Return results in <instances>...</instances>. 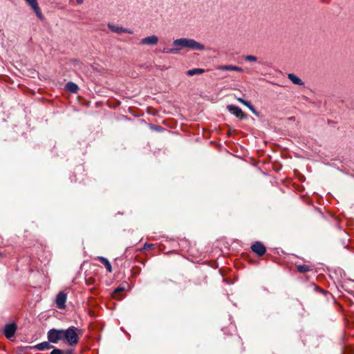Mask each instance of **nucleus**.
I'll return each instance as SVG.
<instances>
[{
    "label": "nucleus",
    "mask_w": 354,
    "mask_h": 354,
    "mask_svg": "<svg viewBox=\"0 0 354 354\" xmlns=\"http://www.w3.org/2000/svg\"><path fill=\"white\" fill-rule=\"evenodd\" d=\"M178 47L175 46V48H168L165 47L162 49V52L163 53H167V54H176L179 52Z\"/></svg>",
    "instance_id": "nucleus-15"
},
{
    "label": "nucleus",
    "mask_w": 354,
    "mask_h": 354,
    "mask_svg": "<svg viewBox=\"0 0 354 354\" xmlns=\"http://www.w3.org/2000/svg\"><path fill=\"white\" fill-rule=\"evenodd\" d=\"M66 294H65L63 292H60L57 294L56 299H55V303L57 306V308L62 309L65 308V304L66 301Z\"/></svg>",
    "instance_id": "nucleus-7"
},
{
    "label": "nucleus",
    "mask_w": 354,
    "mask_h": 354,
    "mask_svg": "<svg viewBox=\"0 0 354 354\" xmlns=\"http://www.w3.org/2000/svg\"><path fill=\"white\" fill-rule=\"evenodd\" d=\"M66 89L73 93H75L78 91V86L72 82L66 83L65 86Z\"/></svg>",
    "instance_id": "nucleus-12"
},
{
    "label": "nucleus",
    "mask_w": 354,
    "mask_h": 354,
    "mask_svg": "<svg viewBox=\"0 0 354 354\" xmlns=\"http://www.w3.org/2000/svg\"><path fill=\"white\" fill-rule=\"evenodd\" d=\"M314 290L315 291L318 293L319 292H320L324 296H325L326 292L324 291V290L319 288L318 286L314 285Z\"/></svg>",
    "instance_id": "nucleus-22"
},
{
    "label": "nucleus",
    "mask_w": 354,
    "mask_h": 354,
    "mask_svg": "<svg viewBox=\"0 0 354 354\" xmlns=\"http://www.w3.org/2000/svg\"><path fill=\"white\" fill-rule=\"evenodd\" d=\"M108 28L113 32L117 34H121V33H129V34H133V32L131 29L125 28L122 26H120L118 25L109 23L108 24Z\"/></svg>",
    "instance_id": "nucleus-3"
},
{
    "label": "nucleus",
    "mask_w": 354,
    "mask_h": 354,
    "mask_svg": "<svg viewBox=\"0 0 354 354\" xmlns=\"http://www.w3.org/2000/svg\"><path fill=\"white\" fill-rule=\"evenodd\" d=\"M50 354H64V351L58 349V348H54Z\"/></svg>",
    "instance_id": "nucleus-23"
},
{
    "label": "nucleus",
    "mask_w": 354,
    "mask_h": 354,
    "mask_svg": "<svg viewBox=\"0 0 354 354\" xmlns=\"http://www.w3.org/2000/svg\"><path fill=\"white\" fill-rule=\"evenodd\" d=\"M243 104H244L245 106H246L247 107H248V109L250 108V106H252V104H251L248 101H246V100L245 101V102L243 103Z\"/></svg>",
    "instance_id": "nucleus-27"
},
{
    "label": "nucleus",
    "mask_w": 354,
    "mask_h": 354,
    "mask_svg": "<svg viewBox=\"0 0 354 354\" xmlns=\"http://www.w3.org/2000/svg\"><path fill=\"white\" fill-rule=\"evenodd\" d=\"M97 259H98L102 264L104 265L106 269L107 270V271L109 272H112L111 265L106 258L103 257H97Z\"/></svg>",
    "instance_id": "nucleus-11"
},
{
    "label": "nucleus",
    "mask_w": 354,
    "mask_h": 354,
    "mask_svg": "<svg viewBox=\"0 0 354 354\" xmlns=\"http://www.w3.org/2000/svg\"><path fill=\"white\" fill-rule=\"evenodd\" d=\"M31 8L34 10V12H35V14L38 18H39L40 19H43V15L40 10L39 5L34 6L33 8Z\"/></svg>",
    "instance_id": "nucleus-16"
},
{
    "label": "nucleus",
    "mask_w": 354,
    "mask_h": 354,
    "mask_svg": "<svg viewBox=\"0 0 354 354\" xmlns=\"http://www.w3.org/2000/svg\"><path fill=\"white\" fill-rule=\"evenodd\" d=\"M84 1V0H77V3L80 4V3H82Z\"/></svg>",
    "instance_id": "nucleus-29"
},
{
    "label": "nucleus",
    "mask_w": 354,
    "mask_h": 354,
    "mask_svg": "<svg viewBox=\"0 0 354 354\" xmlns=\"http://www.w3.org/2000/svg\"><path fill=\"white\" fill-rule=\"evenodd\" d=\"M249 109L256 115H258V113L257 111H256V109H254V107L252 105L251 106H250Z\"/></svg>",
    "instance_id": "nucleus-25"
},
{
    "label": "nucleus",
    "mask_w": 354,
    "mask_h": 354,
    "mask_svg": "<svg viewBox=\"0 0 354 354\" xmlns=\"http://www.w3.org/2000/svg\"><path fill=\"white\" fill-rule=\"evenodd\" d=\"M218 68L221 71H237V72H243V68H241L239 66H232V65L220 66H218Z\"/></svg>",
    "instance_id": "nucleus-10"
},
{
    "label": "nucleus",
    "mask_w": 354,
    "mask_h": 354,
    "mask_svg": "<svg viewBox=\"0 0 354 354\" xmlns=\"http://www.w3.org/2000/svg\"><path fill=\"white\" fill-rule=\"evenodd\" d=\"M154 248V244H152V243H145L142 250H151V249H153Z\"/></svg>",
    "instance_id": "nucleus-21"
},
{
    "label": "nucleus",
    "mask_w": 354,
    "mask_h": 354,
    "mask_svg": "<svg viewBox=\"0 0 354 354\" xmlns=\"http://www.w3.org/2000/svg\"><path fill=\"white\" fill-rule=\"evenodd\" d=\"M205 73L203 68H192L186 71V75L188 76H193L196 75H201Z\"/></svg>",
    "instance_id": "nucleus-13"
},
{
    "label": "nucleus",
    "mask_w": 354,
    "mask_h": 354,
    "mask_svg": "<svg viewBox=\"0 0 354 354\" xmlns=\"http://www.w3.org/2000/svg\"><path fill=\"white\" fill-rule=\"evenodd\" d=\"M77 328L71 326L66 330L64 329H50L47 333V337L49 342L57 344L59 341L64 340L70 346H75L79 341V337L77 333Z\"/></svg>",
    "instance_id": "nucleus-1"
},
{
    "label": "nucleus",
    "mask_w": 354,
    "mask_h": 354,
    "mask_svg": "<svg viewBox=\"0 0 354 354\" xmlns=\"http://www.w3.org/2000/svg\"><path fill=\"white\" fill-rule=\"evenodd\" d=\"M172 44L174 46L178 47L179 50L183 48H187L192 50H203L205 46L194 39L190 38H180L175 39Z\"/></svg>",
    "instance_id": "nucleus-2"
},
{
    "label": "nucleus",
    "mask_w": 354,
    "mask_h": 354,
    "mask_svg": "<svg viewBox=\"0 0 354 354\" xmlns=\"http://www.w3.org/2000/svg\"><path fill=\"white\" fill-rule=\"evenodd\" d=\"M158 37L154 35L145 37L140 41V44L141 45L146 46H155L158 44Z\"/></svg>",
    "instance_id": "nucleus-5"
},
{
    "label": "nucleus",
    "mask_w": 354,
    "mask_h": 354,
    "mask_svg": "<svg viewBox=\"0 0 354 354\" xmlns=\"http://www.w3.org/2000/svg\"><path fill=\"white\" fill-rule=\"evenodd\" d=\"M16 330L17 326L15 324H8L6 325L3 333L7 338L10 339L15 335Z\"/></svg>",
    "instance_id": "nucleus-8"
},
{
    "label": "nucleus",
    "mask_w": 354,
    "mask_h": 354,
    "mask_svg": "<svg viewBox=\"0 0 354 354\" xmlns=\"http://www.w3.org/2000/svg\"><path fill=\"white\" fill-rule=\"evenodd\" d=\"M297 270L299 272L304 273L309 270V268L308 266L306 265H299L297 266Z\"/></svg>",
    "instance_id": "nucleus-18"
},
{
    "label": "nucleus",
    "mask_w": 354,
    "mask_h": 354,
    "mask_svg": "<svg viewBox=\"0 0 354 354\" xmlns=\"http://www.w3.org/2000/svg\"><path fill=\"white\" fill-rule=\"evenodd\" d=\"M237 100H238L240 103H241V104H243V103H244V102H245V100H243V99H242V98H241V97H238V98H237Z\"/></svg>",
    "instance_id": "nucleus-28"
},
{
    "label": "nucleus",
    "mask_w": 354,
    "mask_h": 354,
    "mask_svg": "<svg viewBox=\"0 0 354 354\" xmlns=\"http://www.w3.org/2000/svg\"><path fill=\"white\" fill-rule=\"evenodd\" d=\"M26 2L31 7L33 8L38 5L37 0H25Z\"/></svg>",
    "instance_id": "nucleus-20"
},
{
    "label": "nucleus",
    "mask_w": 354,
    "mask_h": 354,
    "mask_svg": "<svg viewBox=\"0 0 354 354\" xmlns=\"http://www.w3.org/2000/svg\"><path fill=\"white\" fill-rule=\"evenodd\" d=\"M64 354H73V351L71 349H68L66 351H64Z\"/></svg>",
    "instance_id": "nucleus-26"
},
{
    "label": "nucleus",
    "mask_w": 354,
    "mask_h": 354,
    "mask_svg": "<svg viewBox=\"0 0 354 354\" xmlns=\"http://www.w3.org/2000/svg\"><path fill=\"white\" fill-rule=\"evenodd\" d=\"M244 59L248 62H257V57L254 55H246L244 57Z\"/></svg>",
    "instance_id": "nucleus-19"
},
{
    "label": "nucleus",
    "mask_w": 354,
    "mask_h": 354,
    "mask_svg": "<svg viewBox=\"0 0 354 354\" xmlns=\"http://www.w3.org/2000/svg\"><path fill=\"white\" fill-rule=\"evenodd\" d=\"M227 110L234 115L239 119L244 118V114L242 110L237 106L230 104L227 106Z\"/></svg>",
    "instance_id": "nucleus-6"
},
{
    "label": "nucleus",
    "mask_w": 354,
    "mask_h": 354,
    "mask_svg": "<svg viewBox=\"0 0 354 354\" xmlns=\"http://www.w3.org/2000/svg\"><path fill=\"white\" fill-rule=\"evenodd\" d=\"M31 8L34 10V12H35V14L38 18H39L40 19H43V15L40 10L39 5L34 6L33 8Z\"/></svg>",
    "instance_id": "nucleus-17"
},
{
    "label": "nucleus",
    "mask_w": 354,
    "mask_h": 354,
    "mask_svg": "<svg viewBox=\"0 0 354 354\" xmlns=\"http://www.w3.org/2000/svg\"><path fill=\"white\" fill-rule=\"evenodd\" d=\"M51 342H44L36 344L33 348L37 351H46L53 348V346L50 344Z\"/></svg>",
    "instance_id": "nucleus-9"
},
{
    "label": "nucleus",
    "mask_w": 354,
    "mask_h": 354,
    "mask_svg": "<svg viewBox=\"0 0 354 354\" xmlns=\"http://www.w3.org/2000/svg\"><path fill=\"white\" fill-rule=\"evenodd\" d=\"M124 287H121V286H120V287H118V288L115 290L114 292H115V293H118V292H120L124 291Z\"/></svg>",
    "instance_id": "nucleus-24"
},
{
    "label": "nucleus",
    "mask_w": 354,
    "mask_h": 354,
    "mask_svg": "<svg viewBox=\"0 0 354 354\" xmlns=\"http://www.w3.org/2000/svg\"><path fill=\"white\" fill-rule=\"evenodd\" d=\"M288 77L293 84H295L296 85H303L304 84L301 80L292 73H289L288 75Z\"/></svg>",
    "instance_id": "nucleus-14"
},
{
    "label": "nucleus",
    "mask_w": 354,
    "mask_h": 354,
    "mask_svg": "<svg viewBox=\"0 0 354 354\" xmlns=\"http://www.w3.org/2000/svg\"><path fill=\"white\" fill-rule=\"evenodd\" d=\"M251 249L252 252L256 253L259 257L263 256L266 251V248L264 245L259 241H256L251 246Z\"/></svg>",
    "instance_id": "nucleus-4"
}]
</instances>
